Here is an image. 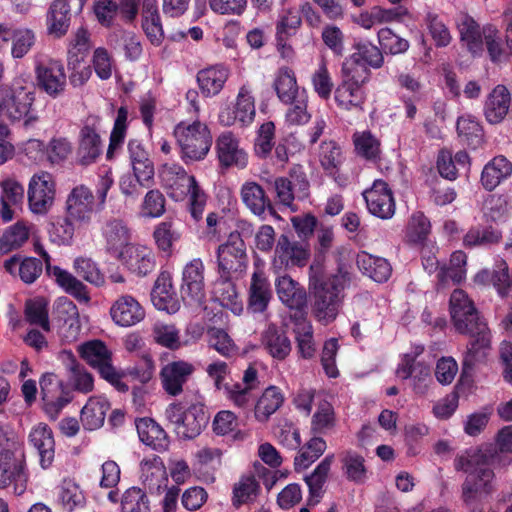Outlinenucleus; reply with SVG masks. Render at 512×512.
Returning a JSON list of instances; mask_svg holds the SVG:
<instances>
[{"label": "nucleus", "instance_id": "obj_7", "mask_svg": "<svg viewBox=\"0 0 512 512\" xmlns=\"http://www.w3.org/2000/svg\"><path fill=\"white\" fill-rule=\"evenodd\" d=\"M79 356L100 376L116 387L119 391H127L128 386L123 382V373L112 363V351L101 340H90L77 347Z\"/></svg>", "mask_w": 512, "mask_h": 512}, {"label": "nucleus", "instance_id": "obj_55", "mask_svg": "<svg viewBox=\"0 0 512 512\" xmlns=\"http://www.w3.org/2000/svg\"><path fill=\"white\" fill-rule=\"evenodd\" d=\"M354 151L357 156L375 161L381 155V142L369 130L356 131L352 135Z\"/></svg>", "mask_w": 512, "mask_h": 512}, {"label": "nucleus", "instance_id": "obj_40", "mask_svg": "<svg viewBox=\"0 0 512 512\" xmlns=\"http://www.w3.org/2000/svg\"><path fill=\"white\" fill-rule=\"evenodd\" d=\"M366 99L364 86L340 82L334 90L337 106L345 111H363Z\"/></svg>", "mask_w": 512, "mask_h": 512}, {"label": "nucleus", "instance_id": "obj_11", "mask_svg": "<svg viewBox=\"0 0 512 512\" xmlns=\"http://www.w3.org/2000/svg\"><path fill=\"white\" fill-rule=\"evenodd\" d=\"M56 193V180L50 172L34 173L30 177L27 187L29 211L34 215L47 214L55 203Z\"/></svg>", "mask_w": 512, "mask_h": 512}, {"label": "nucleus", "instance_id": "obj_3", "mask_svg": "<svg viewBox=\"0 0 512 512\" xmlns=\"http://www.w3.org/2000/svg\"><path fill=\"white\" fill-rule=\"evenodd\" d=\"M348 280L349 272L345 264H341L336 274L327 276L323 281L311 274L310 285L316 298L312 312L317 321L326 325L336 319L343 298L342 291Z\"/></svg>", "mask_w": 512, "mask_h": 512}, {"label": "nucleus", "instance_id": "obj_58", "mask_svg": "<svg viewBox=\"0 0 512 512\" xmlns=\"http://www.w3.org/2000/svg\"><path fill=\"white\" fill-rule=\"evenodd\" d=\"M337 423L333 405L325 399H319L311 419V429L316 433H327L335 428Z\"/></svg>", "mask_w": 512, "mask_h": 512}, {"label": "nucleus", "instance_id": "obj_12", "mask_svg": "<svg viewBox=\"0 0 512 512\" xmlns=\"http://www.w3.org/2000/svg\"><path fill=\"white\" fill-rule=\"evenodd\" d=\"M53 322L57 335L63 344L79 340L82 331L78 307L67 297H59L53 304Z\"/></svg>", "mask_w": 512, "mask_h": 512}, {"label": "nucleus", "instance_id": "obj_52", "mask_svg": "<svg viewBox=\"0 0 512 512\" xmlns=\"http://www.w3.org/2000/svg\"><path fill=\"white\" fill-rule=\"evenodd\" d=\"M274 90L283 103H292L298 98L299 87L295 73L288 67L280 68L274 78Z\"/></svg>", "mask_w": 512, "mask_h": 512}, {"label": "nucleus", "instance_id": "obj_24", "mask_svg": "<svg viewBox=\"0 0 512 512\" xmlns=\"http://www.w3.org/2000/svg\"><path fill=\"white\" fill-rule=\"evenodd\" d=\"M195 368L192 363L178 360L166 364L160 372L162 386L171 396L179 395L183 385L193 374Z\"/></svg>", "mask_w": 512, "mask_h": 512}, {"label": "nucleus", "instance_id": "obj_27", "mask_svg": "<svg viewBox=\"0 0 512 512\" xmlns=\"http://www.w3.org/2000/svg\"><path fill=\"white\" fill-rule=\"evenodd\" d=\"M128 154L134 177L142 187L148 186L155 174L154 164L149 153L138 140H130Z\"/></svg>", "mask_w": 512, "mask_h": 512}, {"label": "nucleus", "instance_id": "obj_33", "mask_svg": "<svg viewBox=\"0 0 512 512\" xmlns=\"http://www.w3.org/2000/svg\"><path fill=\"white\" fill-rule=\"evenodd\" d=\"M275 190L278 201L284 206L291 207L295 198L308 196L309 182L304 174H291V179L280 177L275 180Z\"/></svg>", "mask_w": 512, "mask_h": 512}, {"label": "nucleus", "instance_id": "obj_42", "mask_svg": "<svg viewBox=\"0 0 512 512\" xmlns=\"http://www.w3.org/2000/svg\"><path fill=\"white\" fill-rule=\"evenodd\" d=\"M271 299L270 283L265 274L257 270L252 274L248 308L254 313L264 312Z\"/></svg>", "mask_w": 512, "mask_h": 512}, {"label": "nucleus", "instance_id": "obj_45", "mask_svg": "<svg viewBox=\"0 0 512 512\" xmlns=\"http://www.w3.org/2000/svg\"><path fill=\"white\" fill-rule=\"evenodd\" d=\"M293 322L297 353L303 359H311L316 353L312 324L306 317H295Z\"/></svg>", "mask_w": 512, "mask_h": 512}, {"label": "nucleus", "instance_id": "obj_41", "mask_svg": "<svg viewBox=\"0 0 512 512\" xmlns=\"http://www.w3.org/2000/svg\"><path fill=\"white\" fill-rule=\"evenodd\" d=\"M410 12L407 8L386 9L380 6H374L370 10L362 11L354 22L366 30L378 24L393 22L403 17H409Z\"/></svg>", "mask_w": 512, "mask_h": 512}, {"label": "nucleus", "instance_id": "obj_2", "mask_svg": "<svg viewBox=\"0 0 512 512\" xmlns=\"http://www.w3.org/2000/svg\"><path fill=\"white\" fill-rule=\"evenodd\" d=\"M161 186L175 200L188 199L189 212L195 221L202 219L207 198L194 176L177 164H163L158 170Z\"/></svg>", "mask_w": 512, "mask_h": 512}, {"label": "nucleus", "instance_id": "obj_36", "mask_svg": "<svg viewBox=\"0 0 512 512\" xmlns=\"http://www.w3.org/2000/svg\"><path fill=\"white\" fill-rule=\"evenodd\" d=\"M511 94L504 85H497L487 96L484 115L491 124L501 123L509 113Z\"/></svg>", "mask_w": 512, "mask_h": 512}, {"label": "nucleus", "instance_id": "obj_46", "mask_svg": "<svg viewBox=\"0 0 512 512\" xmlns=\"http://www.w3.org/2000/svg\"><path fill=\"white\" fill-rule=\"evenodd\" d=\"M512 174V163L503 156L494 157L481 174V183L486 190H493Z\"/></svg>", "mask_w": 512, "mask_h": 512}, {"label": "nucleus", "instance_id": "obj_47", "mask_svg": "<svg viewBox=\"0 0 512 512\" xmlns=\"http://www.w3.org/2000/svg\"><path fill=\"white\" fill-rule=\"evenodd\" d=\"M240 197L247 209L256 216L265 214L270 201L263 187L255 181H246L240 188Z\"/></svg>", "mask_w": 512, "mask_h": 512}, {"label": "nucleus", "instance_id": "obj_19", "mask_svg": "<svg viewBox=\"0 0 512 512\" xmlns=\"http://www.w3.org/2000/svg\"><path fill=\"white\" fill-rule=\"evenodd\" d=\"M44 410L55 419L60 411L70 402V397L62 381L54 373H45L40 379Z\"/></svg>", "mask_w": 512, "mask_h": 512}, {"label": "nucleus", "instance_id": "obj_63", "mask_svg": "<svg viewBox=\"0 0 512 512\" xmlns=\"http://www.w3.org/2000/svg\"><path fill=\"white\" fill-rule=\"evenodd\" d=\"M152 302L158 310L167 313H175L179 309V303L171 284L161 283L159 280L152 291Z\"/></svg>", "mask_w": 512, "mask_h": 512}, {"label": "nucleus", "instance_id": "obj_16", "mask_svg": "<svg viewBox=\"0 0 512 512\" xmlns=\"http://www.w3.org/2000/svg\"><path fill=\"white\" fill-rule=\"evenodd\" d=\"M24 186L13 175L0 177V218L9 223L22 212Z\"/></svg>", "mask_w": 512, "mask_h": 512}, {"label": "nucleus", "instance_id": "obj_4", "mask_svg": "<svg viewBox=\"0 0 512 512\" xmlns=\"http://www.w3.org/2000/svg\"><path fill=\"white\" fill-rule=\"evenodd\" d=\"M34 101V92L22 79H15L10 86H0V120L23 121L26 126L34 124L38 120Z\"/></svg>", "mask_w": 512, "mask_h": 512}, {"label": "nucleus", "instance_id": "obj_49", "mask_svg": "<svg viewBox=\"0 0 512 512\" xmlns=\"http://www.w3.org/2000/svg\"><path fill=\"white\" fill-rule=\"evenodd\" d=\"M261 492L259 481L252 473L243 474L234 483L232 488V504L240 507L254 502Z\"/></svg>", "mask_w": 512, "mask_h": 512}, {"label": "nucleus", "instance_id": "obj_34", "mask_svg": "<svg viewBox=\"0 0 512 512\" xmlns=\"http://www.w3.org/2000/svg\"><path fill=\"white\" fill-rule=\"evenodd\" d=\"M33 225L27 220H18L0 234V258L22 248L32 235Z\"/></svg>", "mask_w": 512, "mask_h": 512}, {"label": "nucleus", "instance_id": "obj_62", "mask_svg": "<svg viewBox=\"0 0 512 512\" xmlns=\"http://www.w3.org/2000/svg\"><path fill=\"white\" fill-rule=\"evenodd\" d=\"M487 457L480 449H469L457 455L454 466L457 471L478 473L480 469H486Z\"/></svg>", "mask_w": 512, "mask_h": 512}, {"label": "nucleus", "instance_id": "obj_37", "mask_svg": "<svg viewBox=\"0 0 512 512\" xmlns=\"http://www.w3.org/2000/svg\"><path fill=\"white\" fill-rule=\"evenodd\" d=\"M47 273L64 292L74 297L78 302L84 304L90 302L91 297L87 286L72 273L59 266H51Z\"/></svg>", "mask_w": 512, "mask_h": 512}, {"label": "nucleus", "instance_id": "obj_8", "mask_svg": "<svg viewBox=\"0 0 512 512\" xmlns=\"http://www.w3.org/2000/svg\"><path fill=\"white\" fill-rule=\"evenodd\" d=\"M217 271L221 277H241L248 267L245 242L237 231L231 232L227 240L216 251Z\"/></svg>", "mask_w": 512, "mask_h": 512}, {"label": "nucleus", "instance_id": "obj_57", "mask_svg": "<svg viewBox=\"0 0 512 512\" xmlns=\"http://www.w3.org/2000/svg\"><path fill=\"white\" fill-rule=\"evenodd\" d=\"M67 68L69 80L73 87L84 86L92 76V70L85 60V55H80L72 50L68 51Z\"/></svg>", "mask_w": 512, "mask_h": 512}, {"label": "nucleus", "instance_id": "obj_15", "mask_svg": "<svg viewBox=\"0 0 512 512\" xmlns=\"http://www.w3.org/2000/svg\"><path fill=\"white\" fill-rule=\"evenodd\" d=\"M35 77L38 88L51 98H57L65 92L66 73L61 61L48 59L38 62L35 66Z\"/></svg>", "mask_w": 512, "mask_h": 512}, {"label": "nucleus", "instance_id": "obj_13", "mask_svg": "<svg viewBox=\"0 0 512 512\" xmlns=\"http://www.w3.org/2000/svg\"><path fill=\"white\" fill-rule=\"evenodd\" d=\"M65 215L77 223L78 229L92 223L97 212V203L93 191L84 184L73 187L66 196Z\"/></svg>", "mask_w": 512, "mask_h": 512}, {"label": "nucleus", "instance_id": "obj_54", "mask_svg": "<svg viewBox=\"0 0 512 512\" xmlns=\"http://www.w3.org/2000/svg\"><path fill=\"white\" fill-rule=\"evenodd\" d=\"M58 500L65 510L72 512L85 505V494L74 479L65 478L58 486Z\"/></svg>", "mask_w": 512, "mask_h": 512}, {"label": "nucleus", "instance_id": "obj_20", "mask_svg": "<svg viewBox=\"0 0 512 512\" xmlns=\"http://www.w3.org/2000/svg\"><path fill=\"white\" fill-rule=\"evenodd\" d=\"M218 161L222 167L243 169L248 164V154L239 139L230 131L221 133L215 143Z\"/></svg>", "mask_w": 512, "mask_h": 512}, {"label": "nucleus", "instance_id": "obj_18", "mask_svg": "<svg viewBox=\"0 0 512 512\" xmlns=\"http://www.w3.org/2000/svg\"><path fill=\"white\" fill-rule=\"evenodd\" d=\"M113 324L120 328H130L141 323L146 316L142 304L134 296L123 294L118 296L109 308Z\"/></svg>", "mask_w": 512, "mask_h": 512}, {"label": "nucleus", "instance_id": "obj_43", "mask_svg": "<svg viewBox=\"0 0 512 512\" xmlns=\"http://www.w3.org/2000/svg\"><path fill=\"white\" fill-rule=\"evenodd\" d=\"M239 277H221L213 285V296L223 307L230 309L235 315L241 314L243 304L239 298L233 280Z\"/></svg>", "mask_w": 512, "mask_h": 512}, {"label": "nucleus", "instance_id": "obj_9", "mask_svg": "<svg viewBox=\"0 0 512 512\" xmlns=\"http://www.w3.org/2000/svg\"><path fill=\"white\" fill-rule=\"evenodd\" d=\"M28 474L22 448L0 450V488L22 495L27 489Z\"/></svg>", "mask_w": 512, "mask_h": 512}, {"label": "nucleus", "instance_id": "obj_61", "mask_svg": "<svg viewBox=\"0 0 512 512\" xmlns=\"http://www.w3.org/2000/svg\"><path fill=\"white\" fill-rule=\"evenodd\" d=\"M166 199L158 189L149 190L143 197L139 208V215L144 219H156L164 215Z\"/></svg>", "mask_w": 512, "mask_h": 512}, {"label": "nucleus", "instance_id": "obj_31", "mask_svg": "<svg viewBox=\"0 0 512 512\" xmlns=\"http://www.w3.org/2000/svg\"><path fill=\"white\" fill-rule=\"evenodd\" d=\"M29 442L39 454L41 467H50L55 456V441L51 428L45 423L36 424L29 433Z\"/></svg>", "mask_w": 512, "mask_h": 512}, {"label": "nucleus", "instance_id": "obj_28", "mask_svg": "<svg viewBox=\"0 0 512 512\" xmlns=\"http://www.w3.org/2000/svg\"><path fill=\"white\" fill-rule=\"evenodd\" d=\"M276 294L286 307L291 310H302L307 305L305 289L289 275H282L275 279Z\"/></svg>", "mask_w": 512, "mask_h": 512}, {"label": "nucleus", "instance_id": "obj_21", "mask_svg": "<svg viewBox=\"0 0 512 512\" xmlns=\"http://www.w3.org/2000/svg\"><path fill=\"white\" fill-rule=\"evenodd\" d=\"M117 259L132 273L144 276L150 273L155 266L152 250L144 245L131 243Z\"/></svg>", "mask_w": 512, "mask_h": 512}, {"label": "nucleus", "instance_id": "obj_59", "mask_svg": "<svg viewBox=\"0 0 512 512\" xmlns=\"http://www.w3.org/2000/svg\"><path fill=\"white\" fill-rule=\"evenodd\" d=\"M263 343L269 354L278 360L285 359L291 351V343L286 334L275 327H269L263 337Z\"/></svg>", "mask_w": 512, "mask_h": 512}, {"label": "nucleus", "instance_id": "obj_39", "mask_svg": "<svg viewBox=\"0 0 512 512\" xmlns=\"http://www.w3.org/2000/svg\"><path fill=\"white\" fill-rule=\"evenodd\" d=\"M110 410V403L104 396H92L80 412V420L84 429L93 431L101 428Z\"/></svg>", "mask_w": 512, "mask_h": 512}, {"label": "nucleus", "instance_id": "obj_1", "mask_svg": "<svg viewBox=\"0 0 512 512\" xmlns=\"http://www.w3.org/2000/svg\"><path fill=\"white\" fill-rule=\"evenodd\" d=\"M450 313L454 326L460 333L476 337L475 343L471 344L464 360L460 378V383L463 384L467 377L468 368L473 364L479 350L484 351L489 347L490 338L486 324L480 320L473 302L463 290L456 289L452 293Z\"/></svg>", "mask_w": 512, "mask_h": 512}, {"label": "nucleus", "instance_id": "obj_6", "mask_svg": "<svg viewBox=\"0 0 512 512\" xmlns=\"http://www.w3.org/2000/svg\"><path fill=\"white\" fill-rule=\"evenodd\" d=\"M174 136L185 162L204 159L212 144L209 128L200 121L179 123L174 128Z\"/></svg>", "mask_w": 512, "mask_h": 512}, {"label": "nucleus", "instance_id": "obj_30", "mask_svg": "<svg viewBox=\"0 0 512 512\" xmlns=\"http://www.w3.org/2000/svg\"><path fill=\"white\" fill-rule=\"evenodd\" d=\"M494 473L491 469H480L478 473H469L462 486V498L471 504L487 496L492 490Z\"/></svg>", "mask_w": 512, "mask_h": 512}, {"label": "nucleus", "instance_id": "obj_5", "mask_svg": "<svg viewBox=\"0 0 512 512\" xmlns=\"http://www.w3.org/2000/svg\"><path fill=\"white\" fill-rule=\"evenodd\" d=\"M164 416L174 432L183 439L198 436L208 421L204 405L199 403L173 402L166 407Z\"/></svg>", "mask_w": 512, "mask_h": 512}, {"label": "nucleus", "instance_id": "obj_60", "mask_svg": "<svg viewBox=\"0 0 512 512\" xmlns=\"http://www.w3.org/2000/svg\"><path fill=\"white\" fill-rule=\"evenodd\" d=\"M326 448L327 444L323 438H311L295 457V470L302 471L310 467L325 452Z\"/></svg>", "mask_w": 512, "mask_h": 512}, {"label": "nucleus", "instance_id": "obj_64", "mask_svg": "<svg viewBox=\"0 0 512 512\" xmlns=\"http://www.w3.org/2000/svg\"><path fill=\"white\" fill-rule=\"evenodd\" d=\"M73 269L88 283L96 286L103 287L105 285V276L101 269L90 258L78 257L73 262Z\"/></svg>", "mask_w": 512, "mask_h": 512}, {"label": "nucleus", "instance_id": "obj_25", "mask_svg": "<svg viewBox=\"0 0 512 512\" xmlns=\"http://www.w3.org/2000/svg\"><path fill=\"white\" fill-rule=\"evenodd\" d=\"M230 70L223 64H214L198 71L196 81L204 97H215L224 89Z\"/></svg>", "mask_w": 512, "mask_h": 512}, {"label": "nucleus", "instance_id": "obj_53", "mask_svg": "<svg viewBox=\"0 0 512 512\" xmlns=\"http://www.w3.org/2000/svg\"><path fill=\"white\" fill-rule=\"evenodd\" d=\"M457 27L460 33L462 43L473 54L482 52V28L480 29L476 21L469 15H462L459 18Z\"/></svg>", "mask_w": 512, "mask_h": 512}, {"label": "nucleus", "instance_id": "obj_32", "mask_svg": "<svg viewBox=\"0 0 512 512\" xmlns=\"http://www.w3.org/2000/svg\"><path fill=\"white\" fill-rule=\"evenodd\" d=\"M136 429L140 441L158 452L167 451L170 439L163 427L154 419L144 417L136 420Z\"/></svg>", "mask_w": 512, "mask_h": 512}, {"label": "nucleus", "instance_id": "obj_10", "mask_svg": "<svg viewBox=\"0 0 512 512\" xmlns=\"http://www.w3.org/2000/svg\"><path fill=\"white\" fill-rule=\"evenodd\" d=\"M255 116L253 86L251 83L245 82L239 87L234 102L220 109L218 121L224 127H246L252 124Z\"/></svg>", "mask_w": 512, "mask_h": 512}, {"label": "nucleus", "instance_id": "obj_44", "mask_svg": "<svg viewBox=\"0 0 512 512\" xmlns=\"http://www.w3.org/2000/svg\"><path fill=\"white\" fill-rule=\"evenodd\" d=\"M102 152V143L96 129L84 126L80 131L77 157L81 164L89 165L96 161Z\"/></svg>", "mask_w": 512, "mask_h": 512}, {"label": "nucleus", "instance_id": "obj_50", "mask_svg": "<svg viewBox=\"0 0 512 512\" xmlns=\"http://www.w3.org/2000/svg\"><path fill=\"white\" fill-rule=\"evenodd\" d=\"M357 265L360 270L378 283L387 281L392 272L391 265L386 259L373 256L367 252L358 254Z\"/></svg>", "mask_w": 512, "mask_h": 512}, {"label": "nucleus", "instance_id": "obj_51", "mask_svg": "<svg viewBox=\"0 0 512 512\" xmlns=\"http://www.w3.org/2000/svg\"><path fill=\"white\" fill-rule=\"evenodd\" d=\"M4 267L10 274L18 273L20 279L27 284L33 283L42 273V263L34 257L22 260L17 256L10 257L4 262Z\"/></svg>", "mask_w": 512, "mask_h": 512}, {"label": "nucleus", "instance_id": "obj_56", "mask_svg": "<svg viewBox=\"0 0 512 512\" xmlns=\"http://www.w3.org/2000/svg\"><path fill=\"white\" fill-rule=\"evenodd\" d=\"M467 255L460 250L454 251L449 260L448 266H443L438 271V279L445 285L449 280L453 283H460L467 274Z\"/></svg>", "mask_w": 512, "mask_h": 512}, {"label": "nucleus", "instance_id": "obj_26", "mask_svg": "<svg viewBox=\"0 0 512 512\" xmlns=\"http://www.w3.org/2000/svg\"><path fill=\"white\" fill-rule=\"evenodd\" d=\"M140 479L150 493L159 494L167 488L168 474L162 458L156 455L144 458L140 463Z\"/></svg>", "mask_w": 512, "mask_h": 512}, {"label": "nucleus", "instance_id": "obj_48", "mask_svg": "<svg viewBox=\"0 0 512 512\" xmlns=\"http://www.w3.org/2000/svg\"><path fill=\"white\" fill-rule=\"evenodd\" d=\"M370 69L361 61L359 54H352L345 58L340 69V82L365 86L370 79Z\"/></svg>", "mask_w": 512, "mask_h": 512}, {"label": "nucleus", "instance_id": "obj_23", "mask_svg": "<svg viewBox=\"0 0 512 512\" xmlns=\"http://www.w3.org/2000/svg\"><path fill=\"white\" fill-rule=\"evenodd\" d=\"M70 24L71 8L69 2L67 0L52 1L45 15L47 35L53 39H61L68 33Z\"/></svg>", "mask_w": 512, "mask_h": 512}, {"label": "nucleus", "instance_id": "obj_35", "mask_svg": "<svg viewBox=\"0 0 512 512\" xmlns=\"http://www.w3.org/2000/svg\"><path fill=\"white\" fill-rule=\"evenodd\" d=\"M284 402L283 391L275 385H269L255 401L253 409L255 420L260 423L267 422L283 406Z\"/></svg>", "mask_w": 512, "mask_h": 512}, {"label": "nucleus", "instance_id": "obj_22", "mask_svg": "<svg viewBox=\"0 0 512 512\" xmlns=\"http://www.w3.org/2000/svg\"><path fill=\"white\" fill-rule=\"evenodd\" d=\"M205 266L200 258L188 262L182 273L181 291L184 298L200 302L205 296Z\"/></svg>", "mask_w": 512, "mask_h": 512}, {"label": "nucleus", "instance_id": "obj_17", "mask_svg": "<svg viewBox=\"0 0 512 512\" xmlns=\"http://www.w3.org/2000/svg\"><path fill=\"white\" fill-rule=\"evenodd\" d=\"M363 198L372 215L381 219H390L395 214L394 195L385 181L375 180L371 187L363 191Z\"/></svg>", "mask_w": 512, "mask_h": 512}, {"label": "nucleus", "instance_id": "obj_14", "mask_svg": "<svg viewBox=\"0 0 512 512\" xmlns=\"http://www.w3.org/2000/svg\"><path fill=\"white\" fill-rule=\"evenodd\" d=\"M310 256L307 242L291 241L286 235H281L274 251L272 269L278 273L291 267H304Z\"/></svg>", "mask_w": 512, "mask_h": 512}, {"label": "nucleus", "instance_id": "obj_29", "mask_svg": "<svg viewBox=\"0 0 512 512\" xmlns=\"http://www.w3.org/2000/svg\"><path fill=\"white\" fill-rule=\"evenodd\" d=\"M101 235L106 252L115 258L131 244L130 231L121 220L107 221L102 227Z\"/></svg>", "mask_w": 512, "mask_h": 512}, {"label": "nucleus", "instance_id": "obj_38", "mask_svg": "<svg viewBox=\"0 0 512 512\" xmlns=\"http://www.w3.org/2000/svg\"><path fill=\"white\" fill-rule=\"evenodd\" d=\"M142 29L152 45L160 46L162 44L165 34L157 0H143Z\"/></svg>", "mask_w": 512, "mask_h": 512}]
</instances>
